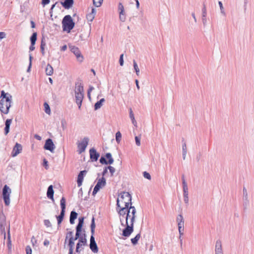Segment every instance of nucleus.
Wrapping results in <instances>:
<instances>
[{"instance_id": "f257e3e1", "label": "nucleus", "mask_w": 254, "mask_h": 254, "mask_svg": "<svg viewBox=\"0 0 254 254\" xmlns=\"http://www.w3.org/2000/svg\"><path fill=\"white\" fill-rule=\"evenodd\" d=\"M131 196L128 192L124 191L120 193L117 201V210L120 216L126 215V210L131 205Z\"/></svg>"}, {"instance_id": "f03ea898", "label": "nucleus", "mask_w": 254, "mask_h": 254, "mask_svg": "<svg viewBox=\"0 0 254 254\" xmlns=\"http://www.w3.org/2000/svg\"><path fill=\"white\" fill-rule=\"evenodd\" d=\"M12 96L9 95L6 99H2L0 101V111L4 114H7L11 107Z\"/></svg>"}, {"instance_id": "7ed1b4c3", "label": "nucleus", "mask_w": 254, "mask_h": 254, "mask_svg": "<svg viewBox=\"0 0 254 254\" xmlns=\"http://www.w3.org/2000/svg\"><path fill=\"white\" fill-rule=\"evenodd\" d=\"M62 24L64 31H67L68 32H70L74 26V23L69 15H65L64 17Z\"/></svg>"}, {"instance_id": "20e7f679", "label": "nucleus", "mask_w": 254, "mask_h": 254, "mask_svg": "<svg viewBox=\"0 0 254 254\" xmlns=\"http://www.w3.org/2000/svg\"><path fill=\"white\" fill-rule=\"evenodd\" d=\"M136 213V211L135 207L130 205L129 207L126 210V215L124 216V217L120 216V219L122 225H124L123 223L124 218L126 219V222L128 223L129 218H132V217H135Z\"/></svg>"}, {"instance_id": "39448f33", "label": "nucleus", "mask_w": 254, "mask_h": 254, "mask_svg": "<svg viewBox=\"0 0 254 254\" xmlns=\"http://www.w3.org/2000/svg\"><path fill=\"white\" fill-rule=\"evenodd\" d=\"M11 190L8 186L5 185L2 189V196L4 200L5 205L8 206L10 204V194Z\"/></svg>"}, {"instance_id": "423d86ee", "label": "nucleus", "mask_w": 254, "mask_h": 254, "mask_svg": "<svg viewBox=\"0 0 254 254\" xmlns=\"http://www.w3.org/2000/svg\"><path fill=\"white\" fill-rule=\"evenodd\" d=\"M89 140L88 137H85L80 142L77 143L78 151L79 154L85 151L88 144Z\"/></svg>"}, {"instance_id": "0eeeda50", "label": "nucleus", "mask_w": 254, "mask_h": 254, "mask_svg": "<svg viewBox=\"0 0 254 254\" xmlns=\"http://www.w3.org/2000/svg\"><path fill=\"white\" fill-rule=\"evenodd\" d=\"M106 179L104 177H102L101 179H99L96 185L94 188L92 194L95 195L100 189L106 185Z\"/></svg>"}, {"instance_id": "6e6552de", "label": "nucleus", "mask_w": 254, "mask_h": 254, "mask_svg": "<svg viewBox=\"0 0 254 254\" xmlns=\"http://www.w3.org/2000/svg\"><path fill=\"white\" fill-rule=\"evenodd\" d=\"M123 226H126V228L123 230L122 235L124 237H128L133 231V226L129 225L128 223L127 222Z\"/></svg>"}, {"instance_id": "1a4fd4ad", "label": "nucleus", "mask_w": 254, "mask_h": 254, "mask_svg": "<svg viewBox=\"0 0 254 254\" xmlns=\"http://www.w3.org/2000/svg\"><path fill=\"white\" fill-rule=\"evenodd\" d=\"M44 147L45 149L49 150L51 152H53L55 148V145L52 140L50 138H49L46 140Z\"/></svg>"}, {"instance_id": "9d476101", "label": "nucleus", "mask_w": 254, "mask_h": 254, "mask_svg": "<svg viewBox=\"0 0 254 254\" xmlns=\"http://www.w3.org/2000/svg\"><path fill=\"white\" fill-rule=\"evenodd\" d=\"M215 254H224L222 243L220 240H218L216 242L215 246Z\"/></svg>"}, {"instance_id": "9b49d317", "label": "nucleus", "mask_w": 254, "mask_h": 254, "mask_svg": "<svg viewBox=\"0 0 254 254\" xmlns=\"http://www.w3.org/2000/svg\"><path fill=\"white\" fill-rule=\"evenodd\" d=\"M84 93L83 86L81 81L75 82L74 93Z\"/></svg>"}, {"instance_id": "f8f14e48", "label": "nucleus", "mask_w": 254, "mask_h": 254, "mask_svg": "<svg viewBox=\"0 0 254 254\" xmlns=\"http://www.w3.org/2000/svg\"><path fill=\"white\" fill-rule=\"evenodd\" d=\"M89 153L90 159L92 161H96L100 156L99 153L97 152L94 148L90 149Z\"/></svg>"}, {"instance_id": "ddd939ff", "label": "nucleus", "mask_w": 254, "mask_h": 254, "mask_svg": "<svg viewBox=\"0 0 254 254\" xmlns=\"http://www.w3.org/2000/svg\"><path fill=\"white\" fill-rule=\"evenodd\" d=\"M22 145L18 143H16L13 148L12 151V156L15 157L19 154L22 151Z\"/></svg>"}, {"instance_id": "4468645a", "label": "nucleus", "mask_w": 254, "mask_h": 254, "mask_svg": "<svg viewBox=\"0 0 254 254\" xmlns=\"http://www.w3.org/2000/svg\"><path fill=\"white\" fill-rule=\"evenodd\" d=\"M84 97V93H75V102L80 109Z\"/></svg>"}, {"instance_id": "2eb2a0df", "label": "nucleus", "mask_w": 254, "mask_h": 254, "mask_svg": "<svg viewBox=\"0 0 254 254\" xmlns=\"http://www.w3.org/2000/svg\"><path fill=\"white\" fill-rule=\"evenodd\" d=\"M87 171L86 170L81 171L80 172L78 175L77 183L78 187H80L82 185V182L84 179V176L86 174Z\"/></svg>"}, {"instance_id": "dca6fc26", "label": "nucleus", "mask_w": 254, "mask_h": 254, "mask_svg": "<svg viewBox=\"0 0 254 254\" xmlns=\"http://www.w3.org/2000/svg\"><path fill=\"white\" fill-rule=\"evenodd\" d=\"M60 204L61 207V211L60 216L64 218L65 209V199L64 197H63L60 200Z\"/></svg>"}, {"instance_id": "f3484780", "label": "nucleus", "mask_w": 254, "mask_h": 254, "mask_svg": "<svg viewBox=\"0 0 254 254\" xmlns=\"http://www.w3.org/2000/svg\"><path fill=\"white\" fill-rule=\"evenodd\" d=\"M73 0H64V2L61 1V4L65 9H69L73 4Z\"/></svg>"}, {"instance_id": "a211bd4d", "label": "nucleus", "mask_w": 254, "mask_h": 254, "mask_svg": "<svg viewBox=\"0 0 254 254\" xmlns=\"http://www.w3.org/2000/svg\"><path fill=\"white\" fill-rule=\"evenodd\" d=\"M54 191L53 190V187L52 185H50V186H49V187L48 188V190H47V197L51 199L53 201H54Z\"/></svg>"}, {"instance_id": "6ab92c4d", "label": "nucleus", "mask_w": 254, "mask_h": 254, "mask_svg": "<svg viewBox=\"0 0 254 254\" xmlns=\"http://www.w3.org/2000/svg\"><path fill=\"white\" fill-rule=\"evenodd\" d=\"M77 213L74 211H72L70 212L69 222L71 224H73L74 223V220L77 218Z\"/></svg>"}, {"instance_id": "aec40b11", "label": "nucleus", "mask_w": 254, "mask_h": 254, "mask_svg": "<svg viewBox=\"0 0 254 254\" xmlns=\"http://www.w3.org/2000/svg\"><path fill=\"white\" fill-rule=\"evenodd\" d=\"M12 122V119H7L5 123L4 132L5 134H7L9 131L10 126Z\"/></svg>"}, {"instance_id": "412c9836", "label": "nucleus", "mask_w": 254, "mask_h": 254, "mask_svg": "<svg viewBox=\"0 0 254 254\" xmlns=\"http://www.w3.org/2000/svg\"><path fill=\"white\" fill-rule=\"evenodd\" d=\"M61 3H59L58 2H56L55 4H54L53 5H52V6H51V8L50 9V15H51V16L52 17L53 16V9L54 8H56L58 10H60L61 9Z\"/></svg>"}, {"instance_id": "4be33fe9", "label": "nucleus", "mask_w": 254, "mask_h": 254, "mask_svg": "<svg viewBox=\"0 0 254 254\" xmlns=\"http://www.w3.org/2000/svg\"><path fill=\"white\" fill-rule=\"evenodd\" d=\"M54 69L50 64H48L46 68L45 72L47 75H52L53 74Z\"/></svg>"}, {"instance_id": "5701e85b", "label": "nucleus", "mask_w": 254, "mask_h": 254, "mask_svg": "<svg viewBox=\"0 0 254 254\" xmlns=\"http://www.w3.org/2000/svg\"><path fill=\"white\" fill-rule=\"evenodd\" d=\"M89 247L94 253H97L98 252V248L96 242L90 243Z\"/></svg>"}, {"instance_id": "b1692460", "label": "nucleus", "mask_w": 254, "mask_h": 254, "mask_svg": "<svg viewBox=\"0 0 254 254\" xmlns=\"http://www.w3.org/2000/svg\"><path fill=\"white\" fill-rule=\"evenodd\" d=\"M105 101L104 98H102L100 100V101L97 102L95 105H94V109L95 110H98L99 109H100L102 105H103V103Z\"/></svg>"}, {"instance_id": "393cba45", "label": "nucleus", "mask_w": 254, "mask_h": 254, "mask_svg": "<svg viewBox=\"0 0 254 254\" xmlns=\"http://www.w3.org/2000/svg\"><path fill=\"white\" fill-rule=\"evenodd\" d=\"M69 48L71 51V52L74 54V55H77L78 53H79L80 51L79 49L74 46L72 45H69Z\"/></svg>"}, {"instance_id": "a878e982", "label": "nucleus", "mask_w": 254, "mask_h": 254, "mask_svg": "<svg viewBox=\"0 0 254 254\" xmlns=\"http://www.w3.org/2000/svg\"><path fill=\"white\" fill-rule=\"evenodd\" d=\"M95 227H96V225H95V218L94 217H93L92 220H91V225H90L91 233V234H92V235H94Z\"/></svg>"}, {"instance_id": "bb28decb", "label": "nucleus", "mask_w": 254, "mask_h": 254, "mask_svg": "<svg viewBox=\"0 0 254 254\" xmlns=\"http://www.w3.org/2000/svg\"><path fill=\"white\" fill-rule=\"evenodd\" d=\"M141 235L140 233L137 234L135 237L131 239V242L133 245H135L137 244L138 240L140 238Z\"/></svg>"}, {"instance_id": "cd10ccee", "label": "nucleus", "mask_w": 254, "mask_h": 254, "mask_svg": "<svg viewBox=\"0 0 254 254\" xmlns=\"http://www.w3.org/2000/svg\"><path fill=\"white\" fill-rule=\"evenodd\" d=\"M74 240H73V238H69L68 240V247L69 250H73L74 246Z\"/></svg>"}, {"instance_id": "c85d7f7f", "label": "nucleus", "mask_w": 254, "mask_h": 254, "mask_svg": "<svg viewBox=\"0 0 254 254\" xmlns=\"http://www.w3.org/2000/svg\"><path fill=\"white\" fill-rule=\"evenodd\" d=\"M206 9L205 5H203V7L202 8V22L204 24L206 23Z\"/></svg>"}, {"instance_id": "c756f323", "label": "nucleus", "mask_w": 254, "mask_h": 254, "mask_svg": "<svg viewBox=\"0 0 254 254\" xmlns=\"http://www.w3.org/2000/svg\"><path fill=\"white\" fill-rule=\"evenodd\" d=\"M84 217H80L78 218V223L76 227L78 228L82 229V226L83 225V223H84Z\"/></svg>"}, {"instance_id": "7c9ffc66", "label": "nucleus", "mask_w": 254, "mask_h": 254, "mask_svg": "<svg viewBox=\"0 0 254 254\" xmlns=\"http://www.w3.org/2000/svg\"><path fill=\"white\" fill-rule=\"evenodd\" d=\"M82 231V229L78 228L76 227V233H75V238H73V240L75 241L79 239V238H80L81 235L80 233Z\"/></svg>"}, {"instance_id": "2f4dec72", "label": "nucleus", "mask_w": 254, "mask_h": 254, "mask_svg": "<svg viewBox=\"0 0 254 254\" xmlns=\"http://www.w3.org/2000/svg\"><path fill=\"white\" fill-rule=\"evenodd\" d=\"M118 10L119 11V14H122L125 13V9L124 6L122 2H119L118 6Z\"/></svg>"}, {"instance_id": "473e14b6", "label": "nucleus", "mask_w": 254, "mask_h": 254, "mask_svg": "<svg viewBox=\"0 0 254 254\" xmlns=\"http://www.w3.org/2000/svg\"><path fill=\"white\" fill-rule=\"evenodd\" d=\"M106 158L108 159V163L109 164H112L114 162V159L112 157V155L110 153H107L106 154Z\"/></svg>"}, {"instance_id": "72a5a7b5", "label": "nucleus", "mask_w": 254, "mask_h": 254, "mask_svg": "<svg viewBox=\"0 0 254 254\" xmlns=\"http://www.w3.org/2000/svg\"><path fill=\"white\" fill-rule=\"evenodd\" d=\"M36 40H37V33H33V34L30 38L31 45H35Z\"/></svg>"}, {"instance_id": "f704fd0d", "label": "nucleus", "mask_w": 254, "mask_h": 254, "mask_svg": "<svg viewBox=\"0 0 254 254\" xmlns=\"http://www.w3.org/2000/svg\"><path fill=\"white\" fill-rule=\"evenodd\" d=\"M76 57L77 60L80 62L81 63L83 61L84 58L83 56L81 55V52H80L78 53L77 55H75Z\"/></svg>"}, {"instance_id": "c9c22d12", "label": "nucleus", "mask_w": 254, "mask_h": 254, "mask_svg": "<svg viewBox=\"0 0 254 254\" xmlns=\"http://www.w3.org/2000/svg\"><path fill=\"white\" fill-rule=\"evenodd\" d=\"M103 0H93V4L96 7H99L101 5Z\"/></svg>"}, {"instance_id": "e433bc0d", "label": "nucleus", "mask_w": 254, "mask_h": 254, "mask_svg": "<svg viewBox=\"0 0 254 254\" xmlns=\"http://www.w3.org/2000/svg\"><path fill=\"white\" fill-rule=\"evenodd\" d=\"M78 242L82 244L83 245H85L87 243V240L86 238H85V237H83V236H81L80 238H79Z\"/></svg>"}, {"instance_id": "4c0bfd02", "label": "nucleus", "mask_w": 254, "mask_h": 254, "mask_svg": "<svg viewBox=\"0 0 254 254\" xmlns=\"http://www.w3.org/2000/svg\"><path fill=\"white\" fill-rule=\"evenodd\" d=\"M133 67L134 68V70L136 72V74L138 75H139V67L136 63V62L135 61V60H133Z\"/></svg>"}, {"instance_id": "58836bf2", "label": "nucleus", "mask_w": 254, "mask_h": 254, "mask_svg": "<svg viewBox=\"0 0 254 254\" xmlns=\"http://www.w3.org/2000/svg\"><path fill=\"white\" fill-rule=\"evenodd\" d=\"M243 196L246 201H248V194L247 189L244 187L243 189Z\"/></svg>"}, {"instance_id": "ea45409f", "label": "nucleus", "mask_w": 254, "mask_h": 254, "mask_svg": "<svg viewBox=\"0 0 254 254\" xmlns=\"http://www.w3.org/2000/svg\"><path fill=\"white\" fill-rule=\"evenodd\" d=\"M122 134L120 131L116 133V140L118 143H120L121 140Z\"/></svg>"}, {"instance_id": "a19ab883", "label": "nucleus", "mask_w": 254, "mask_h": 254, "mask_svg": "<svg viewBox=\"0 0 254 254\" xmlns=\"http://www.w3.org/2000/svg\"><path fill=\"white\" fill-rule=\"evenodd\" d=\"M218 4H219V5L220 6V9L221 13L224 16H225L226 15V13H225V12L224 11V8L223 7V4H222V2L219 1L218 2Z\"/></svg>"}, {"instance_id": "79ce46f5", "label": "nucleus", "mask_w": 254, "mask_h": 254, "mask_svg": "<svg viewBox=\"0 0 254 254\" xmlns=\"http://www.w3.org/2000/svg\"><path fill=\"white\" fill-rule=\"evenodd\" d=\"M46 46V43L44 41L43 39H42L41 44V51L43 55H44V48Z\"/></svg>"}, {"instance_id": "37998d69", "label": "nucleus", "mask_w": 254, "mask_h": 254, "mask_svg": "<svg viewBox=\"0 0 254 254\" xmlns=\"http://www.w3.org/2000/svg\"><path fill=\"white\" fill-rule=\"evenodd\" d=\"M184 230H179V234H180L179 239H180V246H181V248H182V245H183V239H182V236H183L184 234Z\"/></svg>"}, {"instance_id": "c03bdc74", "label": "nucleus", "mask_w": 254, "mask_h": 254, "mask_svg": "<svg viewBox=\"0 0 254 254\" xmlns=\"http://www.w3.org/2000/svg\"><path fill=\"white\" fill-rule=\"evenodd\" d=\"M183 195L184 196H189L188 186L183 187Z\"/></svg>"}, {"instance_id": "a18cd8bd", "label": "nucleus", "mask_w": 254, "mask_h": 254, "mask_svg": "<svg viewBox=\"0 0 254 254\" xmlns=\"http://www.w3.org/2000/svg\"><path fill=\"white\" fill-rule=\"evenodd\" d=\"M44 107L45 108V112L48 114H50V108L49 105L47 103H45Z\"/></svg>"}, {"instance_id": "49530a36", "label": "nucleus", "mask_w": 254, "mask_h": 254, "mask_svg": "<svg viewBox=\"0 0 254 254\" xmlns=\"http://www.w3.org/2000/svg\"><path fill=\"white\" fill-rule=\"evenodd\" d=\"M108 169L109 170L110 173H111V176H113L116 171L115 169L111 166H109Z\"/></svg>"}, {"instance_id": "de8ad7c7", "label": "nucleus", "mask_w": 254, "mask_h": 254, "mask_svg": "<svg viewBox=\"0 0 254 254\" xmlns=\"http://www.w3.org/2000/svg\"><path fill=\"white\" fill-rule=\"evenodd\" d=\"M100 162L102 164H109V163H108V161H107L106 158L103 156H102L100 159Z\"/></svg>"}, {"instance_id": "09e8293b", "label": "nucleus", "mask_w": 254, "mask_h": 254, "mask_svg": "<svg viewBox=\"0 0 254 254\" xmlns=\"http://www.w3.org/2000/svg\"><path fill=\"white\" fill-rule=\"evenodd\" d=\"M184 221L180 222L179 223H178L179 230H184Z\"/></svg>"}, {"instance_id": "8fccbe9b", "label": "nucleus", "mask_w": 254, "mask_h": 254, "mask_svg": "<svg viewBox=\"0 0 254 254\" xmlns=\"http://www.w3.org/2000/svg\"><path fill=\"white\" fill-rule=\"evenodd\" d=\"M44 225L47 227H52V224L50 222V221H49V220H45L44 221Z\"/></svg>"}, {"instance_id": "3c124183", "label": "nucleus", "mask_w": 254, "mask_h": 254, "mask_svg": "<svg viewBox=\"0 0 254 254\" xmlns=\"http://www.w3.org/2000/svg\"><path fill=\"white\" fill-rule=\"evenodd\" d=\"M57 220H58V224L59 226H60V224H61L62 222L63 221L64 219V217H62V216H57Z\"/></svg>"}, {"instance_id": "603ef678", "label": "nucleus", "mask_w": 254, "mask_h": 254, "mask_svg": "<svg viewBox=\"0 0 254 254\" xmlns=\"http://www.w3.org/2000/svg\"><path fill=\"white\" fill-rule=\"evenodd\" d=\"M182 153H187V147L185 142L182 145Z\"/></svg>"}, {"instance_id": "864d4df0", "label": "nucleus", "mask_w": 254, "mask_h": 254, "mask_svg": "<svg viewBox=\"0 0 254 254\" xmlns=\"http://www.w3.org/2000/svg\"><path fill=\"white\" fill-rule=\"evenodd\" d=\"M135 143L137 146L140 145V137L137 136L135 137Z\"/></svg>"}, {"instance_id": "5fc2aeb1", "label": "nucleus", "mask_w": 254, "mask_h": 254, "mask_svg": "<svg viewBox=\"0 0 254 254\" xmlns=\"http://www.w3.org/2000/svg\"><path fill=\"white\" fill-rule=\"evenodd\" d=\"M135 217H132V218H129V220L128 221V225H132L133 226L134 223L135 222Z\"/></svg>"}, {"instance_id": "6e6d98bb", "label": "nucleus", "mask_w": 254, "mask_h": 254, "mask_svg": "<svg viewBox=\"0 0 254 254\" xmlns=\"http://www.w3.org/2000/svg\"><path fill=\"white\" fill-rule=\"evenodd\" d=\"M9 94L7 93H5L4 91H2L1 92V96L0 97H2V99H6V98L8 96Z\"/></svg>"}, {"instance_id": "4d7b16f0", "label": "nucleus", "mask_w": 254, "mask_h": 254, "mask_svg": "<svg viewBox=\"0 0 254 254\" xmlns=\"http://www.w3.org/2000/svg\"><path fill=\"white\" fill-rule=\"evenodd\" d=\"M143 177L147 179H148V180H150L151 179V176L150 175L147 173V172H144L143 173Z\"/></svg>"}, {"instance_id": "13d9d810", "label": "nucleus", "mask_w": 254, "mask_h": 254, "mask_svg": "<svg viewBox=\"0 0 254 254\" xmlns=\"http://www.w3.org/2000/svg\"><path fill=\"white\" fill-rule=\"evenodd\" d=\"M124 54H122L120 55V59H119V63L121 66H123L124 65V59H123Z\"/></svg>"}, {"instance_id": "bf43d9fd", "label": "nucleus", "mask_w": 254, "mask_h": 254, "mask_svg": "<svg viewBox=\"0 0 254 254\" xmlns=\"http://www.w3.org/2000/svg\"><path fill=\"white\" fill-rule=\"evenodd\" d=\"M119 17H120V19L121 21H124L126 19L125 12L123 13L122 14H119Z\"/></svg>"}, {"instance_id": "052dcab7", "label": "nucleus", "mask_w": 254, "mask_h": 254, "mask_svg": "<svg viewBox=\"0 0 254 254\" xmlns=\"http://www.w3.org/2000/svg\"><path fill=\"white\" fill-rule=\"evenodd\" d=\"M26 254H32V249L29 246L26 247Z\"/></svg>"}, {"instance_id": "680f3d73", "label": "nucleus", "mask_w": 254, "mask_h": 254, "mask_svg": "<svg viewBox=\"0 0 254 254\" xmlns=\"http://www.w3.org/2000/svg\"><path fill=\"white\" fill-rule=\"evenodd\" d=\"M177 221L178 223L184 221V218L182 215L180 214L178 216L177 218Z\"/></svg>"}, {"instance_id": "e2e57ef3", "label": "nucleus", "mask_w": 254, "mask_h": 254, "mask_svg": "<svg viewBox=\"0 0 254 254\" xmlns=\"http://www.w3.org/2000/svg\"><path fill=\"white\" fill-rule=\"evenodd\" d=\"M129 117L131 121H134V117L132 110L130 109L129 110Z\"/></svg>"}, {"instance_id": "0e129e2a", "label": "nucleus", "mask_w": 254, "mask_h": 254, "mask_svg": "<svg viewBox=\"0 0 254 254\" xmlns=\"http://www.w3.org/2000/svg\"><path fill=\"white\" fill-rule=\"evenodd\" d=\"M0 226H2L5 222L4 216H3L2 217L1 216L0 217Z\"/></svg>"}, {"instance_id": "69168bd1", "label": "nucleus", "mask_w": 254, "mask_h": 254, "mask_svg": "<svg viewBox=\"0 0 254 254\" xmlns=\"http://www.w3.org/2000/svg\"><path fill=\"white\" fill-rule=\"evenodd\" d=\"M182 179L183 187L187 186L188 185L186 182V180L185 179V177L184 175H183V176L182 177Z\"/></svg>"}, {"instance_id": "338daca9", "label": "nucleus", "mask_w": 254, "mask_h": 254, "mask_svg": "<svg viewBox=\"0 0 254 254\" xmlns=\"http://www.w3.org/2000/svg\"><path fill=\"white\" fill-rule=\"evenodd\" d=\"M184 200L186 204H188L189 201V196H184Z\"/></svg>"}, {"instance_id": "774afa93", "label": "nucleus", "mask_w": 254, "mask_h": 254, "mask_svg": "<svg viewBox=\"0 0 254 254\" xmlns=\"http://www.w3.org/2000/svg\"><path fill=\"white\" fill-rule=\"evenodd\" d=\"M108 167H105L104 168V169L102 172V176L103 177H104V176H105V175L107 174V172H108Z\"/></svg>"}]
</instances>
